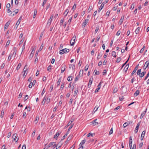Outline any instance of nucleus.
<instances>
[{
    "mask_svg": "<svg viewBox=\"0 0 149 149\" xmlns=\"http://www.w3.org/2000/svg\"><path fill=\"white\" fill-rule=\"evenodd\" d=\"M69 132H68V131L66 133V134H65V135L63 136V137L62 138V139L61 140H63L65 138V136H67V135L69 134Z\"/></svg>",
    "mask_w": 149,
    "mask_h": 149,
    "instance_id": "nucleus-27",
    "label": "nucleus"
},
{
    "mask_svg": "<svg viewBox=\"0 0 149 149\" xmlns=\"http://www.w3.org/2000/svg\"><path fill=\"white\" fill-rule=\"evenodd\" d=\"M37 10L36 9H35L34 10V15H33V18H35L36 16V15H37Z\"/></svg>",
    "mask_w": 149,
    "mask_h": 149,
    "instance_id": "nucleus-26",
    "label": "nucleus"
},
{
    "mask_svg": "<svg viewBox=\"0 0 149 149\" xmlns=\"http://www.w3.org/2000/svg\"><path fill=\"white\" fill-rule=\"evenodd\" d=\"M86 142V140L85 139H84L81 142L80 145H82L83 144H84Z\"/></svg>",
    "mask_w": 149,
    "mask_h": 149,
    "instance_id": "nucleus-40",
    "label": "nucleus"
},
{
    "mask_svg": "<svg viewBox=\"0 0 149 149\" xmlns=\"http://www.w3.org/2000/svg\"><path fill=\"white\" fill-rule=\"evenodd\" d=\"M141 71V69H139L138 70L137 72V75H140Z\"/></svg>",
    "mask_w": 149,
    "mask_h": 149,
    "instance_id": "nucleus-47",
    "label": "nucleus"
},
{
    "mask_svg": "<svg viewBox=\"0 0 149 149\" xmlns=\"http://www.w3.org/2000/svg\"><path fill=\"white\" fill-rule=\"evenodd\" d=\"M145 48V46L144 45H143V47L141 49V50H140V53H142L143 52Z\"/></svg>",
    "mask_w": 149,
    "mask_h": 149,
    "instance_id": "nucleus-36",
    "label": "nucleus"
},
{
    "mask_svg": "<svg viewBox=\"0 0 149 149\" xmlns=\"http://www.w3.org/2000/svg\"><path fill=\"white\" fill-rule=\"evenodd\" d=\"M10 22L9 21H8L5 24L4 28L5 29H7L8 28V26Z\"/></svg>",
    "mask_w": 149,
    "mask_h": 149,
    "instance_id": "nucleus-14",
    "label": "nucleus"
},
{
    "mask_svg": "<svg viewBox=\"0 0 149 149\" xmlns=\"http://www.w3.org/2000/svg\"><path fill=\"white\" fill-rule=\"evenodd\" d=\"M4 110L2 109L1 111V118H3L4 115Z\"/></svg>",
    "mask_w": 149,
    "mask_h": 149,
    "instance_id": "nucleus-30",
    "label": "nucleus"
},
{
    "mask_svg": "<svg viewBox=\"0 0 149 149\" xmlns=\"http://www.w3.org/2000/svg\"><path fill=\"white\" fill-rule=\"evenodd\" d=\"M124 18V15L122 16L121 17L120 19V21H119L120 22V25L123 22Z\"/></svg>",
    "mask_w": 149,
    "mask_h": 149,
    "instance_id": "nucleus-18",
    "label": "nucleus"
},
{
    "mask_svg": "<svg viewBox=\"0 0 149 149\" xmlns=\"http://www.w3.org/2000/svg\"><path fill=\"white\" fill-rule=\"evenodd\" d=\"M78 91V89L74 91V95L73 96V97H74L77 94V93Z\"/></svg>",
    "mask_w": 149,
    "mask_h": 149,
    "instance_id": "nucleus-31",
    "label": "nucleus"
},
{
    "mask_svg": "<svg viewBox=\"0 0 149 149\" xmlns=\"http://www.w3.org/2000/svg\"><path fill=\"white\" fill-rule=\"evenodd\" d=\"M63 65V67L61 69V73L63 72L65 70V65Z\"/></svg>",
    "mask_w": 149,
    "mask_h": 149,
    "instance_id": "nucleus-17",
    "label": "nucleus"
},
{
    "mask_svg": "<svg viewBox=\"0 0 149 149\" xmlns=\"http://www.w3.org/2000/svg\"><path fill=\"white\" fill-rule=\"evenodd\" d=\"M5 145H3L2 146L1 149H7V148H5Z\"/></svg>",
    "mask_w": 149,
    "mask_h": 149,
    "instance_id": "nucleus-64",
    "label": "nucleus"
},
{
    "mask_svg": "<svg viewBox=\"0 0 149 149\" xmlns=\"http://www.w3.org/2000/svg\"><path fill=\"white\" fill-rule=\"evenodd\" d=\"M149 76V72L148 73V74L146 75V77H145V78L144 79V80H146L147 79V78Z\"/></svg>",
    "mask_w": 149,
    "mask_h": 149,
    "instance_id": "nucleus-60",
    "label": "nucleus"
},
{
    "mask_svg": "<svg viewBox=\"0 0 149 149\" xmlns=\"http://www.w3.org/2000/svg\"><path fill=\"white\" fill-rule=\"evenodd\" d=\"M27 65H25L24 69H23V72H24V73H25L26 72V71L27 68L26 67H27Z\"/></svg>",
    "mask_w": 149,
    "mask_h": 149,
    "instance_id": "nucleus-32",
    "label": "nucleus"
},
{
    "mask_svg": "<svg viewBox=\"0 0 149 149\" xmlns=\"http://www.w3.org/2000/svg\"><path fill=\"white\" fill-rule=\"evenodd\" d=\"M94 72H95V75H98L100 73V72L99 71H97L96 70H94Z\"/></svg>",
    "mask_w": 149,
    "mask_h": 149,
    "instance_id": "nucleus-37",
    "label": "nucleus"
},
{
    "mask_svg": "<svg viewBox=\"0 0 149 149\" xmlns=\"http://www.w3.org/2000/svg\"><path fill=\"white\" fill-rule=\"evenodd\" d=\"M139 90H137L134 94V96H137L139 94Z\"/></svg>",
    "mask_w": 149,
    "mask_h": 149,
    "instance_id": "nucleus-16",
    "label": "nucleus"
},
{
    "mask_svg": "<svg viewBox=\"0 0 149 149\" xmlns=\"http://www.w3.org/2000/svg\"><path fill=\"white\" fill-rule=\"evenodd\" d=\"M21 66V63H19V64H18V65L16 68L17 70H18V69L20 68Z\"/></svg>",
    "mask_w": 149,
    "mask_h": 149,
    "instance_id": "nucleus-35",
    "label": "nucleus"
},
{
    "mask_svg": "<svg viewBox=\"0 0 149 149\" xmlns=\"http://www.w3.org/2000/svg\"><path fill=\"white\" fill-rule=\"evenodd\" d=\"M88 19H86L83 23L82 26H83L84 27L88 23Z\"/></svg>",
    "mask_w": 149,
    "mask_h": 149,
    "instance_id": "nucleus-12",
    "label": "nucleus"
},
{
    "mask_svg": "<svg viewBox=\"0 0 149 149\" xmlns=\"http://www.w3.org/2000/svg\"><path fill=\"white\" fill-rule=\"evenodd\" d=\"M12 138L14 139V141L16 142H17L19 139L18 136L17 135V134L16 133L13 134Z\"/></svg>",
    "mask_w": 149,
    "mask_h": 149,
    "instance_id": "nucleus-3",
    "label": "nucleus"
},
{
    "mask_svg": "<svg viewBox=\"0 0 149 149\" xmlns=\"http://www.w3.org/2000/svg\"><path fill=\"white\" fill-rule=\"evenodd\" d=\"M19 11V9H16L14 11V12L15 13V14H13L12 13H11L10 15V16L13 17L15 15H16L18 13V11Z\"/></svg>",
    "mask_w": 149,
    "mask_h": 149,
    "instance_id": "nucleus-6",
    "label": "nucleus"
},
{
    "mask_svg": "<svg viewBox=\"0 0 149 149\" xmlns=\"http://www.w3.org/2000/svg\"><path fill=\"white\" fill-rule=\"evenodd\" d=\"M120 31L119 30L117 32V33L116 34V35L117 36H118L120 34Z\"/></svg>",
    "mask_w": 149,
    "mask_h": 149,
    "instance_id": "nucleus-63",
    "label": "nucleus"
},
{
    "mask_svg": "<svg viewBox=\"0 0 149 149\" xmlns=\"http://www.w3.org/2000/svg\"><path fill=\"white\" fill-rule=\"evenodd\" d=\"M121 60V58L120 57L118 58L116 60V62L117 63H119L120 61Z\"/></svg>",
    "mask_w": 149,
    "mask_h": 149,
    "instance_id": "nucleus-48",
    "label": "nucleus"
},
{
    "mask_svg": "<svg viewBox=\"0 0 149 149\" xmlns=\"http://www.w3.org/2000/svg\"><path fill=\"white\" fill-rule=\"evenodd\" d=\"M128 125V124L127 123L125 122V123L123 125V127L124 128H125Z\"/></svg>",
    "mask_w": 149,
    "mask_h": 149,
    "instance_id": "nucleus-39",
    "label": "nucleus"
},
{
    "mask_svg": "<svg viewBox=\"0 0 149 149\" xmlns=\"http://www.w3.org/2000/svg\"><path fill=\"white\" fill-rule=\"evenodd\" d=\"M6 6L7 8H10V3H8L7 4V5H6Z\"/></svg>",
    "mask_w": 149,
    "mask_h": 149,
    "instance_id": "nucleus-57",
    "label": "nucleus"
},
{
    "mask_svg": "<svg viewBox=\"0 0 149 149\" xmlns=\"http://www.w3.org/2000/svg\"><path fill=\"white\" fill-rule=\"evenodd\" d=\"M79 74L78 75H77L76 76V77L75 78L74 81H77L79 79Z\"/></svg>",
    "mask_w": 149,
    "mask_h": 149,
    "instance_id": "nucleus-49",
    "label": "nucleus"
},
{
    "mask_svg": "<svg viewBox=\"0 0 149 149\" xmlns=\"http://www.w3.org/2000/svg\"><path fill=\"white\" fill-rule=\"evenodd\" d=\"M90 136H93V134H92L91 133H89L87 135V136L88 137H89Z\"/></svg>",
    "mask_w": 149,
    "mask_h": 149,
    "instance_id": "nucleus-51",
    "label": "nucleus"
},
{
    "mask_svg": "<svg viewBox=\"0 0 149 149\" xmlns=\"http://www.w3.org/2000/svg\"><path fill=\"white\" fill-rule=\"evenodd\" d=\"M72 76H69L67 78V80L68 81H72Z\"/></svg>",
    "mask_w": 149,
    "mask_h": 149,
    "instance_id": "nucleus-28",
    "label": "nucleus"
},
{
    "mask_svg": "<svg viewBox=\"0 0 149 149\" xmlns=\"http://www.w3.org/2000/svg\"><path fill=\"white\" fill-rule=\"evenodd\" d=\"M146 133V131H143L141 134V140H142L143 139V138L144 137V136H145V134Z\"/></svg>",
    "mask_w": 149,
    "mask_h": 149,
    "instance_id": "nucleus-9",
    "label": "nucleus"
},
{
    "mask_svg": "<svg viewBox=\"0 0 149 149\" xmlns=\"http://www.w3.org/2000/svg\"><path fill=\"white\" fill-rule=\"evenodd\" d=\"M29 96L28 95H26L24 99V101H26L27 100Z\"/></svg>",
    "mask_w": 149,
    "mask_h": 149,
    "instance_id": "nucleus-45",
    "label": "nucleus"
},
{
    "mask_svg": "<svg viewBox=\"0 0 149 149\" xmlns=\"http://www.w3.org/2000/svg\"><path fill=\"white\" fill-rule=\"evenodd\" d=\"M146 72L144 71L142 73H141L140 75H139L140 77H143L146 74Z\"/></svg>",
    "mask_w": 149,
    "mask_h": 149,
    "instance_id": "nucleus-11",
    "label": "nucleus"
},
{
    "mask_svg": "<svg viewBox=\"0 0 149 149\" xmlns=\"http://www.w3.org/2000/svg\"><path fill=\"white\" fill-rule=\"evenodd\" d=\"M76 36L74 35L73 37L72 38L71 40V42H72V41L74 40L75 41V39H76Z\"/></svg>",
    "mask_w": 149,
    "mask_h": 149,
    "instance_id": "nucleus-44",
    "label": "nucleus"
},
{
    "mask_svg": "<svg viewBox=\"0 0 149 149\" xmlns=\"http://www.w3.org/2000/svg\"><path fill=\"white\" fill-rule=\"evenodd\" d=\"M39 117L38 116H36V118L35 120L34 121L35 123L36 124H37V123L38 122V120H39Z\"/></svg>",
    "mask_w": 149,
    "mask_h": 149,
    "instance_id": "nucleus-29",
    "label": "nucleus"
},
{
    "mask_svg": "<svg viewBox=\"0 0 149 149\" xmlns=\"http://www.w3.org/2000/svg\"><path fill=\"white\" fill-rule=\"evenodd\" d=\"M64 83H62V84L61 85V87H60V89H61V90H63V89L64 87Z\"/></svg>",
    "mask_w": 149,
    "mask_h": 149,
    "instance_id": "nucleus-41",
    "label": "nucleus"
},
{
    "mask_svg": "<svg viewBox=\"0 0 149 149\" xmlns=\"http://www.w3.org/2000/svg\"><path fill=\"white\" fill-rule=\"evenodd\" d=\"M50 99L48 98V97L47 96H46V95H45L43 98L42 103H44L43 104H44L45 102L46 101L47 103L48 104L50 102Z\"/></svg>",
    "mask_w": 149,
    "mask_h": 149,
    "instance_id": "nucleus-2",
    "label": "nucleus"
},
{
    "mask_svg": "<svg viewBox=\"0 0 149 149\" xmlns=\"http://www.w3.org/2000/svg\"><path fill=\"white\" fill-rule=\"evenodd\" d=\"M139 66V64L137 65L135 68H134L133 71L132 72V73L131 74L130 77H132L136 72V71L138 69Z\"/></svg>",
    "mask_w": 149,
    "mask_h": 149,
    "instance_id": "nucleus-5",
    "label": "nucleus"
},
{
    "mask_svg": "<svg viewBox=\"0 0 149 149\" xmlns=\"http://www.w3.org/2000/svg\"><path fill=\"white\" fill-rule=\"evenodd\" d=\"M61 77L58 80V81L57 82V86H59L60 85V82L61 81Z\"/></svg>",
    "mask_w": 149,
    "mask_h": 149,
    "instance_id": "nucleus-19",
    "label": "nucleus"
},
{
    "mask_svg": "<svg viewBox=\"0 0 149 149\" xmlns=\"http://www.w3.org/2000/svg\"><path fill=\"white\" fill-rule=\"evenodd\" d=\"M52 20H51L49 19L48 20V22L47 23V26H49L51 24V23L52 22Z\"/></svg>",
    "mask_w": 149,
    "mask_h": 149,
    "instance_id": "nucleus-23",
    "label": "nucleus"
},
{
    "mask_svg": "<svg viewBox=\"0 0 149 149\" xmlns=\"http://www.w3.org/2000/svg\"><path fill=\"white\" fill-rule=\"evenodd\" d=\"M146 110L145 111H143V112H142L141 113V116H140V118H142L143 117V116L145 115V114L146 113Z\"/></svg>",
    "mask_w": 149,
    "mask_h": 149,
    "instance_id": "nucleus-21",
    "label": "nucleus"
},
{
    "mask_svg": "<svg viewBox=\"0 0 149 149\" xmlns=\"http://www.w3.org/2000/svg\"><path fill=\"white\" fill-rule=\"evenodd\" d=\"M45 92V88H44V89H43L42 91V93H41V95H43V94Z\"/></svg>",
    "mask_w": 149,
    "mask_h": 149,
    "instance_id": "nucleus-59",
    "label": "nucleus"
},
{
    "mask_svg": "<svg viewBox=\"0 0 149 149\" xmlns=\"http://www.w3.org/2000/svg\"><path fill=\"white\" fill-rule=\"evenodd\" d=\"M34 53H33V52H31V53L29 56V58L30 59H31L32 57H33V54H34Z\"/></svg>",
    "mask_w": 149,
    "mask_h": 149,
    "instance_id": "nucleus-15",
    "label": "nucleus"
},
{
    "mask_svg": "<svg viewBox=\"0 0 149 149\" xmlns=\"http://www.w3.org/2000/svg\"><path fill=\"white\" fill-rule=\"evenodd\" d=\"M61 147V146H60L58 147L57 146V145H56V144H54L53 146V149H54L55 148H56V149H58Z\"/></svg>",
    "mask_w": 149,
    "mask_h": 149,
    "instance_id": "nucleus-20",
    "label": "nucleus"
},
{
    "mask_svg": "<svg viewBox=\"0 0 149 149\" xmlns=\"http://www.w3.org/2000/svg\"><path fill=\"white\" fill-rule=\"evenodd\" d=\"M102 54L101 52H99L98 53L97 56V59H99L102 56Z\"/></svg>",
    "mask_w": 149,
    "mask_h": 149,
    "instance_id": "nucleus-13",
    "label": "nucleus"
},
{
    "mask_svg": "<svg viewBox=\"0 0 149 149\" xmlns=\"http://www.w3.org/2000/svg\"><path fill=\"white\" fill-rule=\"evenodd\" d=\"M143 145V143L142 142H141L139 146V148H141L142 147Z\"/></svg>",
    "mask_w": 149,
    "mask_h": 149,
    "instance_id": "nucleus-56",
    "label": "nucleus"
},
{
    "mask_svg": "<svg viewBox=\"0 0 149 149\" xmlns=\"http://www.w3.org/2000/svg\"><path fill=\"white\" fill-rule=\"evenodd\" d=\"M88 67L89 66L88 65H86L85 67V70L87 71L88 69Z\"/></svg>",
    "mask_w": 149,
    "mask_h": 149,
    "instance_id": "nucleus-50",
    "label": "nucleus"
},
{
    "mask_svg": "<svg viewBox=\"0 0 149 149\" xmlns=\"http://www.w3.org/2000/svg\"><path fill=\"white\" fill-rule=\"evenodd\" d=\"M54 143V142H50L48 145V147L46 149H47L48 148H49L52 145H53V144Z\"/></svg>",
    "mask_w": 149,
    "mask_h": 149,
    "instance_id": "nucleus-25",
    "label": "nucleus"
},
{
    "mask_svg": "<svg viewBox=\"0 0 149 149\" xmlns=\"http://www.w3.org/2000/svg\"><path fill=\"white\" fill-rule=\"evenodd\" d=\"M61 132L60 131H58L56 134L54 135V138L56 139H57V138L58 136L61 134Z\"/></svg>",
    "mask_w": 149,
    "mask_h": 149,
    "instance_id": "nucleus-7",
    "label": "nucleus"
},
{
    "mask_svg": "<svg viewBox=\"0 0 149 149\" xmlns=\"http://www.w3.org/2000/svg\"><path fill=\"white\" fill-rule=\"evenodd\" d=\"M52 66L51 65H49L47 68V70L49 72L51 71V70Z\"/></svg>",
    "mask_w": 149,
    "mask_h": 149,
    "instance_id": "nucleus-38",
    "label": "nucleus"
},
{
    "mask_svg": "<svg viewBox=\"0 0 149 149\" xmlns=\"http://www.w3.org/2000/svg\"><path fill=\"white\" fill-rule=\"evenodd\" d=\"M36 82V81L35 80H34L33 81V82L32 83L31 85V83H30L29 85V88H32L33 86H34V84H35Z\"/></svg>",
    "mask_w": 149,
    "mask_h": 149,
    "instance_id": "nucleus-10",
    "label": "nucleus"
},
{
    "mask_svg": "<svg viewBox=\"0 0 149 149\" xmlns=\"http://www.w3.org/2000/svg\"><path fill=\"white\" fill-rule=\"evenodd\" d=\"M103 8V6H102V5H101L100 8H99V10H98V12H100V11Z\"/></svg>",
    "mask_w": 149,
    "mask_h": 149,
    "instance_id": "nucleus-61",
    "label": "nucleus"
},
{
    "mask_svg": "<svg viewBox=\"0 0 149 149\" xmlns=\"http://www.w3.org/2000/svg\"><path fill=\"white\" fill-rule=\"evenodd\" d=\"M69 12V10L68 9H67L65 11L64 13V14H65V13H66V14L65 15V17L67 15L68 13Z\"/></svg>",
    "mask_w": 149,
    "mask_h": 149,
    "instance_id": "nucleus-42",
    "label": "nucleus"
},
{
    "mask_svg": "<svg viewBox=\"0 0 149 149\" xmlns=\"http://www.w3.org/2000/svg\"><path fill=\"white\" fill-rule=\"evenodd\" d=\"M11 132H10L8 134V135L7 136V137L8 138H10L11 136Z\"/></svg>",
    "mask_w": 149,
    "mask_h": 149,
    "instance_id": "nucleus-54",
    "label": "nucleus"
},
{
    "mask_svg": "<svg viewBox=\"0 0 149 149\" xmlns=\"http://www.w3.org/2000/svg\"><path fill=\"white\" fill-rule=\"evenodd\" d=\"M70 50L69 49L65 48L60 50L59 52V53L60 54H63L64 53L66 54Z\"/></svg>",
    "mask_w": 149,
    "mask_h": 149,
    "instance_id": "nucleus-1",
    "label": "nucleus"
},
{
    "mask_svg": "<svg viewBox=\"0 0 149 149\" xmlns=\"http://www.w3.org/2000/svg\"><path fill=\"white\" fill-rule=\"evenodd\" d=\"M10 42V40H8L7 42L6 45V46H7L8 45H9V44Z\"/></svg>",
    "mask_w": 149,
    "mask_h": 149,
    "instance_id": "nucleus-62",
    "label": "nucleus"
},
{
    "mask_svg": "<svg viewBox=\"0 0 149 149\" xmlns=\"http://www.w3.org/2000/svg\"><path fill=\"white\" fill-rule=\"evenodd\" d=\"M111 55L112 56H113L114 57H116V52L114 51H113L112 52Z\"/></svg>",
    "mask_w": 149,
    "mask_h": 149,
    "instance_id": "nucleus-33",
    "label": "nucleus"
},
{
    "mask_svg": "<svg viewBox=\"0 0 149 149\" xmlns=\"http://www.w3.org/2000/svg\"><path fill=\"white\" fill-rule=\"evenodd\" d=\"M113 132V128H112L109 131V134L110 135Z\"/></svg>",
    "mask_w": 149,
    "mask_h": 149,
    "instance_id": "nucleus-52",
    "label": "nucleus"
},
{
    "mask_svg": "<svg viewBox=\"0 0 149 149\" xmlns=\"http://www.w3.org/2000/svg\"><path fill=\"white\" fill-rule=\"evenodd\" d=\"M107 70H103V75H106L107 73Z\"/></svg>",
    "mask_w": 149,
    "mask_h": 149,
    "instance_id": "nucleus-55",
    "label": "nucleus"
},
{
    "mask_svg": "<svg viewBox=\"0 0 149 149\" xmlns=\"http://www.w3.org/2000/svg\"><path fill=\"white\" fill-rule=\"evenodd\" d=\"M129 67V64H127L125 66L124 70H125V72H126L127 70H128V68Z\"/></svg>",
    "mask_w": 149,
    "mask_h": 149,
    "instance_id": "nucleus-24",
    "label": "nucleus"
},
{
    "mask_svg": "<svg viewBox=\"0 0 149 149\" xmlns=\"http://www.w3.org/2000/svg\"><path fill=\"white\" fill-rule=\"evenodd\" d=\"M149 68V61H147L145 63L143 66V69L144 71L146 69L148 68V69Z\"/></svg>",
    "mask_w": 149,
    "mask_h": 149,
    "instance_id": "nucleus-4",
    "label": "nucleus"
},
{
    "mask_svg": "<svg viewBox=\"0 0 149 149\" xmlns=\"http://www.w3.org/2000/svg\"><path fill=\"white\" fill-rule=\"evenodd\" d=\"M118 91V89H117V88H115L113 91V93H116Z\"/></svg>",
    "mask_w": 149,
    "mask_h": 149,
    "instance_id": "nucleus-43",
    "label": "nucleus"
},
{
    "mask_svg": "<svg viewBox=\"0 0 149 149\" xmlns=\"http://www.w3.org/2000/svg\"><path fill=\"white\" fill-rule=\"evenodd\" d=\"M129 139V145L130 149H131L132 142V139L131 136L130 137Z\"/></svg>",
    "mask_w": 149,
    "mask_h": 149,
    "instance_id": "nucleus-8",
    "label": "nucleus"
},
{
    "mask_svg": "<svg viewBox=\"0 0 149 149\" xmlns=\"http://www.w3.org/2000/svg\"><path fill=\"white\" fill-rule=\"evenodd\" d=\"M140 28L139 27H138L136 28V29L135 31V32L136 34H137L139 33V32L140 31Z\"/></svg>",
    "mask_w": 149,
    "mask_h": 149,
    "instance_id": "nucleus-22",
    "label": "nucleus"
},
{
    "mask_svg": "<svg viewBox=\"0 0 149 149\" xmlns=\"http://www.w3.org/2000/svg\"><path fill=\"white\" fill-rule=\"evenodd\" d=\"M139 127H138V126H136V127L135 130V132L136 133H137L138 132V129H139Z\"/></svg>",
    "mask_w": 149,
    "mask_h": 149,
    "instance_id": "nucleus-53",
    "label": "nucleus"
},
{
    "mask_svg": "<svg viewBox=\"0 0 149 149\" xmlns=\"http://www.w3.org/2000/svg\"><path fill=\"white\" fill-rule=\"evenodd\" d=\"M92 79H91V78H90L89 80V81L88 84L91 85L92 83Z\"/></svg>",
    "mask_w": 149,
    "mask_h": 149,
    "instance_id": "nucleus-46",
    "label": "nucleus"
},
{
    "mask_svg": "<svg viewBox=\"0 0 149 149\" xmlns=\"http://www.w3.org/2000/svg\"><path fill=\"white\" fill-rule=\"evenodd\" d=\"M92 9V6H90L89 7V8L88 10V13H89Z\"/></svg>",
    "mask_w": 149,
    "mask_h": 149,
    "instance_id": "nucleus-34",
    "label": "nucleus"
},
{
    "mask_svg": "<svg viewBox=\"0 0 149 149\" xmlns=\"http://www.w3.org/2000/svg\"><path fill=\"white\" fill-rule=\"evenodd\" d=\"M75 41L73 40L71 42V40L70 41V44H71V46H72L74 45V44L75 43Z\"/></svg>",
    "mask_w": 149,
    "mask_h": 149,
    "instance_id": "nucleus-58",
    "label": "nucleus"
}]
</instances>
